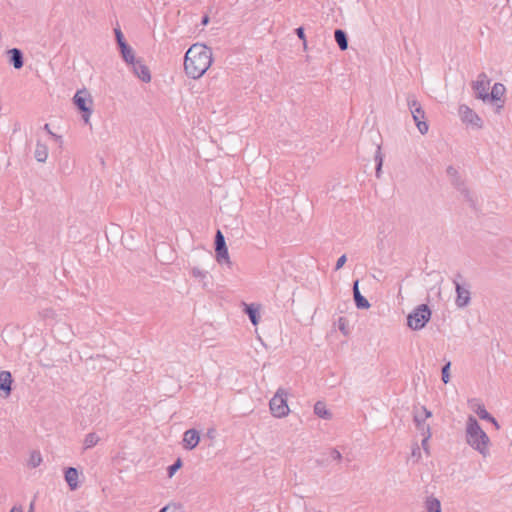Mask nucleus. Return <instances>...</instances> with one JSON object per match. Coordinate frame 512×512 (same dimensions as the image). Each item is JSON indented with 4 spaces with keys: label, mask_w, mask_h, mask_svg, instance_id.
<instances>
[{
    "label": "nucleus",
    "mask_w": 512,
    "mask_h": 512,
    "mask_svg": "<svg viewBox=\"0 0 512 512\" xmlns=\"http://www.w3.org/2000/svg\"><path fill=\"white\" fill-rule=\"evenodd\" d=\"M211 63V49L204 44H193L185 54V73L192 79H198L208 70Z\"/></svg>",
    "instance_id": "f257e3e1"
},
{
    "label": "nucleus",
    "mask_w": 512,
    "mask_h": 512,
    "mask_svg": "<svg viewBox=\"0 0 512 512\" xmlns=\"http://www.w3.org/2000/svg\"><path fill=\"white\" fill-rule=\"evenodd\" d=\"M465 440L471 448L479 452L483 457H487L490 454V439L481 428L477 419L472 415L468 416L466 422Z\"/></svg>",
    "instance_id": "f03ea898"
},
{
    "label": "nucleus",
    "mask_w": 512,
    "mask_h": 512,
    "mask_svg": "<svg viewBox=\"0 0 512 512\" xmlns=\"http://www.w3.org/2000/svg\"><path fill=\"white\" fill-rule=\"evenodd\" d=\"M432 311L427 304L418 305L408 316L407 326L412 330H421L430 321Z\"/></svg>",
    "instance_id": "7ed1b4c3"
},
{
    "label": "nucleus",
    "mask_w": 512,
    "mask_h": 512,
    "mask_svg": "<svg viewBox=\"0 0 512 512\" xmlns=\"http://www.w3.org/2000/svg\"><path fill=\"white\" fill-rule=\"evenodd\" d=\"M73 104L79 110L82 115V119L85 123L89 122V118L92 114L93 100L89 91L86 88L78 90L73 97Z\"/></svg>",
    "instance_id": "20e7f679"
},
{
    "label": "nucleus",
    "mask_w": 512,
    "mask_h": 512,
    "mask_svg": "<svg viewBox=\"0 0 512 512\" xmlns=\"http://www.w3.org/2000/svg\"><path fill=\"white\" fill-rule=\"evenodd\" d=\"M446 173L450 177L452 185L462 194L464 199L469 203L470 207L476 210V199L470 190L465 186L464 180L461 179L457 169L453 166H448Z\"/></svg>",
    "instance_id": "39448f33"
},
{
    "label": "nucleus",
    "mask_w": 512,
    "mask_h": 512,
    "mask_svg": "<svg viewBox=\"0 0 512 512\" xmlns=\"http://www.w3.org/2000/svg\"><path fill=\"white\" fill-rule=\"evenodd\" d=\"M287 392L279 388L269 402L271 414L276 418H282L288 415L289 407L286 400Z\"/></svg>",
    "instance_id": "423d86ee"
},
{
    "label": "nucleus",
    "mask_w": 512,
    "mask_h": 512,
    "mask_svg": "<svg viewBox=\"0 0 512 512\" xmlns=\"http://www.w3.org/2000/svg\"><path fill=\"white\" fill-rule=\"evenodd\" d=\"M407 104L419 132L423 135L426 134L428 132L429 126L427 122L424 121L425 111L423 110L421 104L415 97L411 96L407 98Z\"/></svg>",
    "instance_id": "0eeeda50"
},
{
    "label": "nucleus",
    "mask_w": 512,
    "mask_h": 512,
    "mask_svg": "<svg viewBox=\"0 0 512 512\" xmlns=\"http://www.w3.org/2000/svg\"><path fill=\"white\" fill-rule=\"evenodd\" d=\"M214 244L217 262L219 264L226 263L228 265H231L225 237L220 230H217L215 234Z\"/></svg>",
    "instance_id": "6e6552de"
},
{
    "label": "nucleus",
    "mask_w": 512,
    "mask_h": 512,
    "mask_svg": "<svg viewBox=\"0 0 512 512\" xmlns=\"http://www.w3.org/2000/svg\"><path fill=\"white\" fill-rule=\"evenodd\" d=\"M461 278L462 275L460 273H457L456 278L453 280V283L455 285V290L457 294L455 303L459 308H464L470 303L471 294L469 289L465 288L458 282V279Z\"/></svg>",
    "instance_id": "1a4fd4ad"
},
{
    "label": "nucleus",
    "mask_w": 512,
    "mask_h": 512,
    "mask_svg": "<svg viewBox=\"0 0 512 512\" xmlns=\"http://www.w3.org/2000/svg\"><path fill=\"white\" fill-rule=\"evenodd\" d=\"M459 113L463 122L470 124L476 128L483 127L482 119L470 107L465 104L460 105Z\"/></svg>",
    "instance_id": "9d476101"
},
{
    "label": "nucleus",
    "mask_w": 512,
    "mask_h": 512,
    "mask_svg": "<svg viewBox=\"0 0 512 512\" xmlns=\"http://www.w3.org/2000/svg\"><path fill=\"white\" fill-rule=\"evenodd\" d=\"M133 73L141 81L149 83L151 81V73L147 65L141 59H137L132 65Z\"/></svg>",
    "instance_id": "9b49d317"
},
{
    "label": "nucleus",
    "mask_w": 512,
    "mask_h": 512,
    "mask_svg": "<svg viewBox=\"0 0 512 512\" xmlns=\"http://www.w3.org/2000/svg\"><path fill=\"white\" fill-rule=\"evenodd\" d=\"M506 91L505 86L502 83H495L492 87L491 92H488V98L487 101L489 102H497L501 101L502 103L500 105H497V111H499L501 108H503L504 100H502V97L504 96Z\"/></svg>",
    "instance_id": "f8f14e48"
},
{
    "label": "nucleus",
    "mask_w": 512,
    "mask_h": 512,
    "mask_svg": "<svg viewBox=\"0 0 512 512\" xmlns=\"http://www.w3.org/2000/svg\"><path fill=\"white\" fill-rule=\"evenodd\" d=\"M200 441V433L196 429H188L183 436V445L187 450H192L197 447Z\"/></svg>",
    "instance_id": "ddd939ff"
},
{
    "label": "nucleus",
    "mask_w": 512,
    "mask_h": 512,
    "mask_svg": "<svg viewBox=\"0 0 512 512\" xmlns=\"http://www.w3.org/2000/svg\"><path fill=\"white\" fill-rule=\"evenodd\" d=\"M13 378L9 371H0V392L8 397L12 392Z\"/></svg>",
    "instance_id": "4468645a"
},
{
    "label": "nucleus",
    "mask_w": 512,
    "mask_h": 512,
    "mask_svg": "<svg viewBox=\"0 0 512 512\" xmlns=\"http://www.w3.org/2000/svg\"><path fill=\"white\" fill-rule=\"evenodd\" d=\"M7 55L9 57V64H11L15 69H21L24 66V55L19 48H11L7 50Z\"/></svg>",
    "instance_id": "2eb2a0df"
},
{
    "label": "nucleus",
    "mask_w": 512,
    "mask_h": 512,
    "mask_svg": "<svg viewBox=\"0 0 512 512\" xmlns=\"http://www.w3.org/2000/svg\"><path fill=\"white\" fill-rule=\"evenodd\" d=\"M352 290L356 307L358 309H368L371 305L369 301L360 293L358 279L353 282Z\"/></svg>",
    "instance_id": "dca6fc26"
},
{
    "label": "nucleus",
    "mask_w": 512,
    "mask_h": 512,
    "mask_svg": "<svg viewBox=\"0 0 512 512\" xmlns=\"http://www.w3.org/2000/svg\"><path fill=\"white\" fill-rule=\"evenodd\" d=\"M244 313L248 316L251 323L256 326L260 321V305L244 303Z\"/></svg>",
    "instance_id": "f3484780"
},
{
    "label": "nucleus",
    "mask_w": 512,
    "mask_h": 512,
    "mask_svg": "<svg viewBox=\"0 0 512 512\" xmlns=\"http://www.w3.org/2000/svg\"><path fill=\"white\" fill-rule=\"evenodd\" d=\"M78 477L79 472L76 468L68 467L65 469L64 478L71 490H76L78 488Z\"/></svg>",
    "instance_id": "a211bd4d"
},
{
    "label": "nucleus",
    "mask_w": 512,
    "mask_h": 512,
    "mask_svg": "<svg viewBox=\"0 0 512 512\" xmlns=\"http://www.w3.org/2000/svg\"><path fill=\"white\" fill-rule=\"evenodd\" d=\"M472 89L475 92L476 98L486 102L488 98L489 85L482 83L481 81H474L472 83Z\"/></svg>",
    "instance_id": "6ab92c4d"
},
{
    "label": "nucleus",
    "mask_w": 512,
    "mask_h": 512,
    "mask_svg": "<svg viewBox=\"0 0 512 512\" xmlns=\"http://www.w3.org/2000/svg\"><path fill=\"white\" fill-rule=\"evenodd\" d=\"M122 59L128 64L132 65L137 59L135 58L134 51L132 47L126 43L118 47Z\"/></svg>",
    "instance_id": "aec40b11"
},
{
    "label": "nucleus",
    "mask_w": 512,
    "mask_h": 512,
    "mask_svg": "<svg viewBox=\"0 0 512 512\" xmlns=\"http://www.w3.org/2000/svg\"><path fill=\"white\" fill-rule=\"evenodd\" d=\"M335 41L341 51H345L348 48V35L343 29H336L334 31Z\"/></svg>",
    "instance_id": "412c9836"
},
{
    "label": "nucleus",
    "mask_w": 512,
    "mask_h": 512,
    "mask_svg": "<svg viewBox=\"0 0 512 512\" xmlns=\"http://www.w3.org/2000/svg\"><path fill=\"white\" fill-rule=\"evenodd\" d=\"M374 161H375V175H376V177L378 179H380L381 178V174H382L383 161H384V155L382 154L381 145L380 144L376 145V152H375V155H374Z\"/></svg>",
    "instance_id": "4be33fe9"
},
{
    "label": "nucleus",
    "mask_w": 512,
    "mask_h": 512,
    "mask_svg": "<svg viewBox=\"0 0 512 512\" xmlns=\"http://www.w3.org/2000/svg\"><path fill=\"white\" fill-rule=\"evenodd\" d=\"M314 413L322 419L330 420L332 413L327 409L326 404L323 401H317L314 405Z\"/></svg>",
    "instance_id": "5701e85b"
},
{
    "label": "nucleus",
    "mask_w": 512,
    "mask_h": 512,
    "mask_svg": "<svg viewBox=\"0 0 512 512\" xmlns=\"http://www.w3.org/2000/svg\"><path fill=\"white\" fill-rule=\"evenodd\" d=\"M475 412L477 413L480 419L491 422L496 429L500 428L498 421L486 410L484 405H478Z\"/></svg>",
    "instance_id": "b1692460"
},
{
    "label": "nucleus",
    "mask_w": 512,
    "mask_h": 512,
    "mask_svg": "<svg viewBox=\"0 0 512 512\" xmlns=\"http://www.w3.org/2000/svg\"><path fill=\"white\" fill-rule=\"evenodd\" d=\"M34 156L38 162L44 163L48 157V147L40 141H37Z\"/></svg>",
    "instance_id": "393cba45"
},
{
    "label": "nucleus",
    "mask_w": 512,
    "mask_h": 512,
    "mask_svg": "<svg viewBox=\"0 0 512 512\" xmlns=\"http://www.w3.org/2000/svg\"><path fill=\"white\" fill-rule=\"evenodd\" d=\"M425 508L427 512H441L440 500L434 496L427 497Z\"/></svg>",
    "instance_id": "a878e982"
},
{
    "label": "nucleus",
    "mask_w": 512,
    "mask_h": 512,
    "mask_svg": "<svg viewBox=\"0 0 512 512\" xmlns=\"http://www.w3.org/2000/svg\"><path fill=\"white\" fill-rule=\"evenodd\" d=\"M99 440H100V438L97 436L96 433H94V432L88 433L84 439V448L90 449V448L94 447L99 442Z\"/></svg>",
    "instance_id": "bb28decb"
},
{
    "label": "nucleus",
    "mask_w": 512,
    "mask_h": 512,
    "mask_svg": "<svg viewBox=\"0 0 512 512\" xmlns=\"http://www.w3.org/2000/svg\"><path fill=\"white\" fill-rule=\"evenodd\" d=\"M415 426L418 432L421 435L431 434L430 425L426 423V421L420 422L418 418H416Z\"/></svg>",
    "instance_id": "cd10ccee"
},
{
    "label": "nucleus",
    "mask_w": 512,
    "mask_h": 512,
    "mask_svg": "<svg viewBox=\"0 0 512 512\" xmlns=\"http://www.w3.org/2000/svg\"><path fill=\"white\" fill-rule=\"evenodd\" d=\"M450 368L451 361H447L441 369V379L445 384H447L450 381Z\"/></svg>",
    "instance_id": "c85d7f7f"
},
{
    "label": "nucleus",
    "mask_w": 512,
    "mask_h": 512,
    "mask_svg": "<svg viewBox=\"0 0 512 512\" xmlns=\"http://www.w3.org/2000/svg\"><path fill=\"white\" fill-rule=\"evenodd\" d=\"M183 465V462L181 458H177L176 461L168 466L167 468V475L169 478H171Z\"/></svg>",
    "instance_id": "c756f323"
},
{
    "label": "nucleus",
    "mask_w": 512,
    "mask_h": 512,
    "mask_svg": "<svg viewBox=\"0 0 512 512\" xmlns=\"http://www.w3.org/2000/svg\"><path fill=\"white\" fill-rule=\"evenodd\" d=\"M41 462H42V457H41L40 452L33 451L30 455L29 465L33 468H36L41 464Z\"/></svg>",
    "instance_id": "7c9ffc66"
},
{
    "label": "nucleus",
    "mask_w": 512,
    "mask_h": 512,
    "mask_svg": "<svg viewBox=\"0 0 512 512\" xmlns=\"http://www.w3.org/2000/svg\"><path fill=\"white\" fill-rule=\"evenodd\" d=\"M338 329L345 336L349 334L348 320L345 317H339L337 321Z\"/></svg>",
    "instance_id": "2f4dec72"
},
{
    "label": "nucleus",
    "mask_w": 512,
    "mask_h": 512,
    "mask_svg": "<svg viewBox=\"0 0 512 512\" xmlns=\"http://www.w3.org/2000/svg\"><path fill=\"white\" fill-rule=\"evenodd\" d=\"M114 33L118 47L127 43L120 28H115Z\"/></svg>",
    "instance_id": "473e14b6"
},
{
    "label": "nucleus",
    "mask_w": 512,
    "mask_h": 512,
    "mask_svg": "<svg viewBox=\"0 0 512 512\" xmlns=\"http://www.w3.org/2000/svg\"><path fill=\"white\" fill-rule=\"evenodd\" d=\"M295 33L298 36L299 39L303 41L304 49H307V41L305 36V30L302 26L295 29Z\"/></svg>",
    "instance_id": "72a5a7b5"
},
{
    "label": "nucleus",
    "mask_w": 512,
    "mask_h": 512,
    "mask_svg": "<svg viewBox=\"0 0 512 512\" xmlns=\"http://www.w3.org/2000/svg\"><path fill=\"white\" fill-rule=\"evenodd\" d=\"M191 274L195 278L204 279L207 276V272L199 269L198 267H193L191 269Z\"/></svg>",
    "instance_id": "f704fd0d"
},
{
    "label": "nucleus",
    "mask_w": 512,
    "mask_h": 512,
    "mask_svg": "<svg viewBox=\"0 0 512 512\" xmlns=\"http://www.w3.org/2000/svg\"><path fill=\"white\" fill-rule=\"evenodd\" d=\"M423 439L421 442L423 450L428 454L429 453V447H428V440L431 438V434L422 435Z\"/></svg>",
    "instance_id": "c9c22d12"
},
{
    "label": "nucleus",
    "mask_w": 512,
    "mask_h": 512,
    "mask_svg": "<svg viewBox=\"0 0 512 512\" xmlns=\"http://www.w3.org/2000/svg\"><path fill=\"white\" fill-rule=\"evenodd\" d=\"M43 129H44V130H45V131H46V132H47V133H48V134H49L53 139H55L56 141L61 142V136H59V135H57V134L53 133V132L51 131V129H50L49 124H45V125L43 126Z\"/></svg>",
    "instance_id": "e433bc0d"
},
{
    "label": "nucleus",
    "mask_w": 512,
    "mask_h": 512,
    "mask_svg": "<svg viewBox=\"0 0 512 512\" xmlns=\"http://www.w3.org/2000/svg\"><path fill=\"white\" fill-rule=\"evenodd\" d=\"M346 261H347V257L345 254L340 256L336 262L335 270L341 269L344 266V264L346 263Z\"/></svg>",
    "instance_id": "4c0bfd02"
},
{
    "label": "nucleus",
    "mask_w": 512,
    "mask_h": 512,
    "mask_svg": "<svg viewBox=\"0 0 512 512\" xmlns=\"http://www.w3.org/2000/svg\"><path fill=\"white\" fill-rule=\"evenodd\" d=\"M330 457L336 461H340L342 459L341 453L336 448L331 449Z\"/></svg>",
    "instance_id": "58836bf2"
},
{
    "label": "nucleus",
    "mask_w": 512,
    "mask_h": 512,
    "mask_svg": "<svg viewBox=\"0 0 512 512\" xmlns=\"http://www.w3.org/2000/svg\"><path fill=\"white\" fill-rule=\"evenodd\" d=\"M416 418H418L420 422L426 421V418H424L423 414L421 413V411L418 408H416L413 413V421L414 422H416Z\"/></svg>",
    "instance_id": "ea45409f"
},
{
    "label": "nucleus",
    "mask_w": 512,
    "mask_h": 512,
    "mask_svg": "<svg viewBox=\"0 0 512 512\" xmlns=\"http://www.w3.org/2000/svg\"><path fill=\"white\" fill-rule=\"evenodd\" d=\"M476 81H481L482 83L490 85V79L484 72H482L478 75V79Z\"/></svg>",
    "instance_id": "a19ab883"
},
{
    "label": "nucleus",
    "mask_w": 512,
    "mask_h": 512,
    "mask_svg": "<svg viewBox=\"0 0 512 512\" xmlns=\"http://www.w3.org/2000/svg\"><path fill=\"white\" fill-rule=\"evenodd\" d=\"M418 409L421 411L424 418L428 419V418L432 417V412L430 410H428L425 406H421Z\"/></svg>",
    "instance_id": "79ce46f5"
},
{
    "label": "nucleus",
    "mask_w": 512,
    "mask_h": 512,
    "mask_svg": "<svg viewBox=\"0 0 512 512\" xmlns=\"http://www.w3.org/2000/svg\"><path fill=\"white\" fill-rule=\"evenodd\" d=\"M159 512H177L175 506L166 505L165 507L161 508Z\"/></svg>",
    "instance_id": "37998d69"
},
{
    "label": "nucleus",
    "mask_w": 512,
    "mask_h": 512,
    "mask_svg": "<svg viewBox=\"0 0 512 512\" xmlns=\"http://www.w3.org/2000/svg\"><path fill=\"white\" fill-rule=\"evenodd\" d=\"M412 455H413V456H416V455H417L418 457H420V448H419V446H418V445H416V446L413 448V450H412Z\"/></svg>",
    "instance_id": "c03bdc74"
},
{
    "label": "nucleus",
    "mask_w": 512,
    "mask_h": 512,
    "mask_svg": "<svg viewBox=\"0 0 512 512\" xmlns=\"http://www.w3.org/2000/svg\"><path fill=\"white\" fill-rule=\"evenodd\" d=\"M9 512H23L22 506H13Z\"/></svg>",
    "instance_id": "a18cd8bd"
},
{
    "label": "nucleus",
    "mask_w": 512,
    "mask_h": 512,
    "mask_svg": "<svg viewBox=\"0 0 512 512\" xmlns=\"http://www.w3.org/2000/svg\"><path fill=\"white\" fill-rule=\"evenodd\" d=\"M208 23H209V16L208 15H204L202 17L201 24L202 25H207Z\"/></svg>",
    "instance_id": "49530a36"
},
{
    "label": "nucleus",
    "mask_w": 512,
    "mask_h": 512,
    "mask_svg": "<svg viewBox=\"0 0 512 512\" xmlns=\"http://www.w3.org/2000/svg\"><path fill=\"white\" fill-rule=\"evenodd\" d=\"M28 512H33V504H31L30 510Z\"/></svg>",
    "instance_id": "de8ad7c7"
},
{
    "label": "nucleus",
    "mask_w": 512,
    "mask_h": 512,
    "mask_svg": "<svg viewBox=\"0 0 512 512\" xmlns=\"http://www.w3.org/2000/svg\"><path fill=\"white\" fill-rule=\"evenodd\" d=\"M77 512H87V511H77Z\"/></svg>",
    "instance_id": "09e8293b"
}]
</instances>
